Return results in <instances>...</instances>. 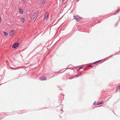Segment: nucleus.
<instances>
[{
	"mask_svg": "<svg viewBox=\"0 0 120 120\" xmlns=\"http://www.w3.org/2000/svg\"><path fill=\"white\" fill-rule=\"evenodd\" d=\"M9 115L8 113H5V112H3L1 113V115L2 116H3L4 115Z\"/></svg>",
	"mask_w": 120,
	"mask_h": 120,
	"instance_id": "5",
	"label": "nucleus"
},
{
	"mask_svg": "<svg viewBox=\"0 0 120 120\" xmlns=\"http://www.w3.org/2000/svg\"><path fill=\"white\" fill-rule=\"evenodd\" d=\"M46 77H44L43 78H40L39 79L41 80H46Z\"/></svg>",
	"mask_w": 120,
	"mask_h": 120,
	"instance_id": "7",
	"label": "nucleus"
},
{
	"mask_svg": "<svg viewBox=\"0 0 120 120\" xmlns=\"http://www.w3.org/2000/svg\"><path fill=\"white\" fill-rule=\"evenodd\" d=\"M103 102H101L99 101L97 105H99L101 104H103Z\"/></svg>",
	"mask_w": 120,
	"mask_h": 120,
	"instance_id": "14",
	"label": "nucleus"
},
{
	"mask_svg": "<svg viewBox=\"0 0 120 120\" xmlns=\"http://www.w3.org/2000/svg\"><path fill=\"white\" fill-rule=\"evenodd\" d=\"M22 21V23H23L25 21V19L24 18H22L21 19Z\"/></svg>",
	"mask_w": 120,
	"mask_h": 120,
	"instance_id": "12",
	"label": "nucleus"
},
{
	"mask_svg": "<svg viewBox=\"0 0 120 120\" xmlns=\"http://www.w3.org/2000/svg\"><path fill=\"white\" fill-rule=\"evenodd\" d=\"M19 45V43L17 42L14 43L12 45V47L14 49H15L16 47H17Z\"/></svg>",
	"mask_w": 120,
	"mask_h": 120,
	"instance_id": "3",
	"label": "nucleus"
},
{
	"mask_svg": "<svg viewBox=\"0 0 120 120\" xmlns=\"http://www.w3.org/2000/svg\"><path fill=\"white\" fill-rule=\"evenodd\" d=\"M22 0L23 1L24 4H25V0Z\"/></svg>",
	"mask_w": 120,
	"mask_h": 120,
	"instance_id": "20",
	"label": "nucleus"
},
{
	"mask_svg": "<svg viewBox=\"0 0 120 120\" xmlns=\"http://www.w3.org/2000/svg\"><path fill=\"white\" fill-rule=\"evenodd\" d=\"M61 110L62 111H63V109H61Z\"/></svg>",
	"mask_w": 120,
	"mask_h": 120,
	"instance_id": "24",
	"label": "nucleus"
},
{
	"mask_svg": "<svg viewBox=\"0 0 120 120\" xmlns=\"http://www.w3.org/2000/svg\"><path fill=\"white\" fill-rule=\"evenodd\" d=\"M96 104V102L95 101L93 104V105H95Z\"/></svg>",
	"mask_w": 120,
	"mask_h": 120,
	"instance_id": "17",
	"label": "nucleus"
},
{
	"mask_svg": "<svg viewBox=\"0 0 120 120\" xmlns=\"http://www.w3.org/2000/svg\"><path fill=\"white\" fill-rule=\"evenodd\" d=\"M73 17L74 19L77 22L81 20L82 18L80 17L78 15L74 16Z\"/></svg>",
	"mask_w": 120,
	"mask_h": 120,
	"instance_id": "1",
	"label": "nucleus"
},
{
	"mask_svg": "<svg viewBox=\"0 0 120 120\" xmlns=\"http://www.w3.org/2000/svg\"><path fill=\"white\" fill-rule=\"evenodd\" d=\"M118 21L117 22V23L115 25V26H117V25L118 24Z\"/></svg>",
	"mask_w": 120,
	"mask_h": 120,
	"instance_id": "19",
	"label": "nucleus"
},
{
	"mask_svg": "<svg viewBox=\"0 0 120 120\" xmlns=\"http://www.w3.org/2000/svg\"><path fill=\"white\" fill-rule=\"evenodd\" d=\"M38 13L37 12L35 13L33 15L31 18V19H33V20H35L37 18V16Z\"/></svg>",
	"mask_w": 120,
	"mask_h": 120,
	"instance_id": "2",
	"label": "nucleus"
},
{
	"mask_svg": "<svg viewBox=\"0 0 120 120\" xmlns=\"http://www.w3.org/2000/svg\"><path fill=\"white\" fill-rule=\"evenodd\" d=\"M49 15L47 14V15H45V17L44 18V19L45 20H47L48 18Z\"/></svg>",
	"mask_w": 120,
	"mask_h": 120,
	"instance_id": "8",
	"label": "nucleus"
},
{
	"mask_svg": "<svg viewBox=\"0 0 120 120\" xmlns=\"http://www.w3.org/2000/svg\"><path fill=\"white\" fill-rule=\"evenodd\" d=\"M120 20V18L119 20L118 21H119Z\"/></svg>",
	"mask_w": 120,
	"mask_h": 120,
	"instance_id": "26",
	"label": "nucleus"
},
{
	"mask_svg": "<svg viewBox=\"0 0 120 120\" xmlns=\"http://www.w3.org/2000/svg\"><path fill=\"white\" fill-rule=\"evenodd\" d=\"M112 56H109V57H108V58H110Z\"/></svg>",
	"mask_w": 120,
	"mask_h": 120,
	"instance_id": "23",
	"label": "nucleus"
},
{
	"mask_svg": "<svg viewBox=\"0 0 120 120\" xmlns=\"http://www.w3.org/2000/svg\"><path fill=\"white\" fill-rule=\"evenodd\" d=\"M118 88L120 89V85L118 86Z\"/></svg>",
	"mask_w": 120,
	"mask_h": 120,
	"instance_id": "21",
	"label": "nucleus"
},
{
	"mask_svg": "<svg viewBox=\"0 0 120 120\" xmlns=\"http://www.w3.org/2000/svg\"><path fill=\"white\" fill-rule=\"evenodd\" d=\"M120 8L119 7L118 8V9L117 10V12L116 13L114 14V15H116V14H117V13L120 11Z\"/></svg>",
	"mask_w": 120,
	"mask_h": 120,
	"instance_id": "10",
	"label": "nucleus"
},
{
	"mask_svg": "<svg viewBox=\"0 0 120 120\" xmlns=\"http://www.w3.org/2000/svg\"><path fill=\"white\" fill-rule=\"evenodd\" d=\"M15 31L14 30H12L10 33L9 34L10 36H12L14 33Z\"/></svg>",
	"mask_w": 120,
	"mask_h": 120,
	"instance_id": "4",
	"label": "nucleus"
},
{
	"mask_svg": "<svg viewBox=\"0 0 120 120\" xmlns=\"http://www.w3.org/2000/svg\"><path fill=\"white\" fill-rule=\"evenodd\" d=\"M90 67H92V65H90Z\"/></svg>",
	"mask_w": 120,
	"mask_h": 120,
	"instance_id": "22",
	"label": "nucleus"
},
{
	"mask_svg": "<svg viewBox=\"0 0 120 120\" xmlns=\"http://www.w3.org/2000/svg\"><path fill=\"white\" fill-rule=\"evenodd\" d=\"M83 68V67H80L79 68V70H80L82 68Z\"/></svg>",
	"mask_w": 120,
	"mask_h": 120,
	"instance_id": "18",
	"label": "nucleus"
},
{
	"mask_svg": "<svg viewBox=\"0 0 120 120\" xmlns=\"http://www.w3.org/2000/svg\"><path fill=\"white\" fill-rule=\"evenodd\" d=\"M99 22H98V23H99Z\"/></svg>",
	"mask_w": 120,
	"mask_h": 120,
	"instance_id": "27",
	"label": "nucleus"
},
{
	"mask_svg": "<svg viewBox=\"0 0 120 120\" xmlns=\"http://www.w3.org/2000/svg\"><path fill=\"white\" fill-rule=\"evenodd\" d=\"M120 8L119 7L118 8V9L117 10V12L116 13L114 14V15H116V14H117V13L120 11Z\"/></svg>",
	"mask_w": 120,
	"mask_h": 120,
	"instance_id": "9",
	"label": "nucleus"
},
{
	"mask_svg": "<svg viewBox=\"0 0 120 120\" xmlns=\"http://www.w3.org/2000/svg\"><path fill=\"white\" fill-rule=\"evenodd\" d=\"M79 0H77V2H78V1H79Z\"/></svg>",
	"mask_w": 120,
	"mask_h": 120,
	"instance_id": "25",
	"label": "nucleus"
},
{
	"mask_svg": "<svg viewBox=\"0 0 120 120\" xmlns=\"http://www.w3.org/2000/svg\"><path fill=\"white\" fill-rule=\"evenodd\" d=\"M101 60H99V61H96L95 62H94V63H93V64H96V63H99L101 61Z\"/></svg>",
	"mask_w": 120,
	"mask_h": 120,
	"instance_id": "13",
	"label": "nucleus"
},
{
	"mask_svg": "<svg viewBox=\"0 0 120 120\" xmlns=\"http://www.w3.org/2000/svg\"><path fill=\"white\" fill-rule=\"evenodd\" d=\"M119 89L118 88V86L117 87V89H116V92H117L118 91V90Z\"/></svg>",
	"mask_w": 120,
	"mask_h": 120,
	"instance_id": "16",
	"label": "nucleus"
},
{
	"mask_svg": "<svg viewBox=\"0 0 120 120\" xmlns=\"http://www.w3.org/2000/svg\"><path fill=\"white\" fill-rule=\"evenodd\" d=\"M3 33L4 35L5 36H7L8 35V33L7 32H4Z\"/></svg>",
	"mask_w": 120,
	"mask_h": 120,
	"instance_id": "15",
	"label": "nucleus"
},
{
	"mask_svg": "<svg viewBox=\"0 0 120 120\" xmlns=\"http://www.w3.org/2000/svg\"><path fill=\"white\" fill-rule=\"evenodd\" d=\"M19 11L20 13L21 14H22L23 13V11L22 9L20 8H19Z\"/></svg>",
	"mask_w": 120,
	"mask_h": 120,
	"instance_id": "6",
	"label": "nucleus"
},
{
	"mask_svg": "<svg viewBox=\"0 0 120 120\" xmlns=\"http://www.w3.org/2000/svg\"><path fill=\"white\" fill-rule=\"evenodd\" d=\"M42 4H45V2L44 0H42L41 1Z\"/></svg>",
	"mask_w": 120,
	"mask_h": 120,
	"instance_id": "11",
	"label": "nucleus"
}]
</instances>
